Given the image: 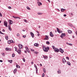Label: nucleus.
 Here are the masks:
<instances>
[{
  "label": "nucleus",
  "instance_id": "62",
  "mask_svg": "<svg viewBox=\"0 0 77 77\" xmlns=\"http://www.w3.org/2000/svg\"><path fill=\"white\" fill-rule=\"evenodd\" d=\"M25 53H27V51H25Z\"/></svg>",
  "mask_w": 77,
  "mask_h": 77
},
{
  "label": "nucleus",
  "instance_id": "28",
  "mask_svg": "<svg viewBox=\"0 0 77 77\" xmlns=\"http://www.w3.org/2000/svg\"><path fill=\"white\" fill-rule=\"evenodd\" d=\"M24 21L25 23H28V21L26 19H24Z\"/></svg>",
  "mask_w": 77,
  "mask_h": 77
},
{
  "label": "nucleus",
  "instance_id": "39",
  "mask_svg": "<svg viewBox=\"0 0 77 77\" xmlns=\"http://www.w3.org/2000/svg\"><path fill=\"white\" fill-rule=\"evenodd\" d=\"M23 38H26V35H23Z\"/></svg>",
  "mask_w": 77,
  "mask_h": 77
},
{
  "label": "nucleus",
  "instance_id": "36",
  "mask_svg": "<svg viewBox=\"0 0 77 77\" xmlns=\"http://www.w3.org/2000/svg\"><path fill=\"white\" fill-rule=\"evenodd\" d=\"M68 25H69V26H71V27H72V25L70 23H68Z\"/></svg>",
  "mask_w": 77,
  "mask_h": 77
},
{
  "label": "nucleus",
  "instance_id": "60",
  "mask_svg": "<svg viewBox=\"0 0 77 77\" xmlns=\"http://www.w3.org/2000/svg\"><path fill=\"white\" fill-rule=\"evenodd\" d=\"M12 17H13V18H15L16 17H15L14 16H12Z\"/></svg>",
  "mask_w": 77,
  "mask_h": 77
},
{
  "label": "nucleus",
  "instance_id": "14",
  "mask_svg": "<svg viewBox=\"0 0 77 77\" xmlns=\"http://www.w3.org/2000/svg\"><path fill=\"white\" fill-rule=\"evenodd\" d=\"M25 48L27 52H28V53H29L30 52V51L29 50V49H28V48H27V47H25Z\"/></svg>",
  "mask_w": 77,
  "mask_h": 77
},
{
  "label": "nucleus",
  "instance_id": "22",
  "mask_svg": "<svg viewBox=\"0 0 77 77\" xmlns=\"http://www.w3.org/2000/svg\"><path fill=\"white\" fill-rule=\"evenodd\" d=\"M63 63H65V62H66V60H65V58H63Z\"/></svg>",
  "mask_w": 77,
  "mask_h": 77
},
{
  "label": "nucleus",
  "instance_id": "40",
  "mask_svg": "<svg viewBox=\"0 0 77 77\" xmlns=\"http://www.w3.org/2000/svg\"><path fill=\"white\" fill-rule=\"evenodd\" d=\"M14 56H15V54H13L12 55V57H14Z\"/></svg>",
  "mask_w": 77,
  "mask_h": 77
},
{
  "label": "nucleus",
  "instance_id": "11",
  "mask_svg": "<svg viewBox=\"0 0 77 77\" xmlns=\"http://www.w3.org/2000/svg\"><path fill=\"white\" fill-rule=\"evenodd\" d=\"M9 25H11L12 24L13 22H12V21L11 20H10L9 21Z\"/></svg>",
  "mask_w": 77,
  "mask_h": 77
},
{
  "label": "nucleus",
  "instance_id": "44",
  "mask_svg": "<svg viewBox=\"0 0 77 77\" xmlns=\"http://www.w3.org/2000/svg\"><path fill=\"white\" fill-rule=\"evenodd\" d=\"M66 58L67 59H68V60H69V57H66Z\"/></svg>",
  "mask_w": 77,
  "mask_h": 77
},
{
  "label": "nucleus",
  "instance_id": "59",
  "mask_svg": "<svg viewBox=\"0 0 77 77\" xmlns=\"http://www.w3.org/2000/svg\"><path fill=\"white\" fill-rule=\"evenodd\" d=\"M38 28H39V29H40V28H41V26H39Z\"/></svg>",
  "mask_w": 77,
  "mask_h": 77
},
{
  "label": "nucleus",
  "instance_id": "48",
  "mask_svg": "<svg viewBox=\"0 0 77 77\" xmlns=\"http://www.w3.org/2000/svg\"><path fill=\"white\" fill-rule=\"evenodd\" d=\"M34 53H35V54H38V52H34Z\"/></svg>",
  "mask_w": 77,
  "mask_h": 77
},
{
  "label": "nucleus",
  "instance_id": "35",
  "mask_svg": "<svg viewBox=\"0 0 77 77\" xmlns=\"http://www.w3.org/2000/svg\"><path fill=\"white\" fill-rule=\"evenodd\" d=\"M43 69L44 72L45 73V72H46V71H45V69L44 68Z\"/></svg>",
  "mask_w": 77,
  "mask_h": 77
},
{
  "label": "nucleus",
  "instance_id": "42",
  "mask_svg": "<svg viewBox=\"0 0 77 77\" xmlns=\"http://www.w3.org/2000/svg\"><path fill=\"white\" fill-rule=\"evenodd\" d=\"M0 34H2V35H4V33H2L1 31H0Z\"/></svg>",
  "mask_w": 77,
  "mask_h": 77
},
{
  "label": "nucleus",
  "instance_id": "55",
  "mask_svg": "<svg viewBox=\"0 0 77 77\" xmlns=\"http://www.w3.org/2000/svg\"><path fill=\"white\" fill-rule=\"evenodd\" d=\"M3 32H5V29H3L2 30Z\"/></svg>",
  "mask_w": 77,
  "mask_h": 77
},
{
  "label": "nucleus",
  "instance_id": "17",
  "mask_svg": "<svg viewBox=\"0 0 77 77\" xmlns=\"http://www.w3.org/2000/svg\"><path fill=\"white\" fill-rule=\"evenodd\" d=\"M61 11L62 12H64L65 11V9H63V8H61Z\"/></svg>",
  "mask_w": 77,
  "mask_h": 77
},
{
  "label": "nucleus",
  "instance_id": "49",
  "mask_svg": "<svg viewBox=\"0 0 77 77\" xmlns=\"http://www.w3.org/2000/svg\"><path fill=\"white\" fill-rule=\"evenodd\" d=\"M75 33L76 36H77V30L75 32Z\"/></svg>",
  "mask_w": 77,
  "mask_h": 77
},
{
  "label": "nucleus",
  "instance_id": "2",
  "mask_svg": "<svg viewBox=\"0 0 77 77\" xmlns=\"http://www.w3.org/2000/svg\"><path fill=\"white\" fill-rule=\"evenodd\" d=\"M14 48H15V51H16L17 52L18 54H21V49L20 50L19 48L18 51L17 50V47H15Z\"/></svg>",
  "mask_w": 77,
  "mask_h": 77
},
{
  "label": "nucleus",
  "instance_id": "45",
  "mask_svg": "<svg viewBox=\"0 0 77 77\" xmlns=\"http://www.w3.org/2000/svg\"><path fill=\"white\" fill-rule=\"evenodd\" d=\"M31 51H34V50H33V49H31Z\"/></svg>",
  "mask_w": 77,
  "mask_h": 77
},
{
  "label": "nucleus",
  "instance_id": "43",
  "mask_svg": "<svg viewBox=\"0 0 77 77\" xmlns=\"http://www.w3.org/2000/svg\"><path fill=\"white\" fill-rule=\"evenodd\" d=\"M2 56H5V53H2Z\"/></svg>",
  "mask_w": 77,
  "mask_h": 77
},
{
  "label": "nucleus",
  "instance_id": "16",
  "mask_svg": "<svg viewBox=\"0 0 77 77\" xmlns=\"http://www.w3.org/2000/svg\"><path fill=\"white\" fill-rule=\"evenodd\" d=\"M34 45L35 46V47H38V46H39V44L38 43H35L34 44Z\"/></svg>",
  "mask_w": 77,
  "mask_h": 77
},
{
  "label": "nucleus",
  "instance_id": "30",
  "mask_svg": "<svg viewBox=\"0 0 77 77\" xmlns=\"http://www.w3.org/2000/svg\"><path fill=\"white\" fill-rule=\"evenodd\" d=\"M26 8L27 9H28V10H31L30 8L29 7H27Z\"/></svg>",
  "mask_w": 77,
  "mask_h": 77
},
{
  "label": "nucleus",
  "instance_id": "4",
  "mask_svg": "<svg viewBox=\"0 0 77 77\" xmlns=\"http://www.w3.org/2000/svg\"><path fill=\"white\" fill-rule=\"evenodd\" d=\"M59 51L61 53H63V52H64L63 50L61 48H60L59 49Z\"/></svg>",
  "mask_w": 77,
  "mask_h": 77
},
{
  "label": "nucleus",
  "instance_id": "61",
  "mask_svg": "<svg viewBox=\"0 0 77 77\" xmlns=\"http://www.w3.org/2000/svg\"><path fill=\"white\" fill-rule=\"evenodd\" d=\"M37 36H39V34H37Z\"/></svg>",
  "mask_w": 77,
  "mask_h": 77
},
{
  "label": "nucleus",
  "instance_id": "23",
  "mask_svg": "<svg viewBox=\"0 0 77 77\" xmlns=\"http://www.w3.org/2000/svg\"><path fill=\"white\" fill-rule=\"evenodd\" d=\"M57 72L58 74H60V73H61V71L60 69H59L58 71H57Z\"/></svg>",
  "mask_w": 77,
  "mask_h": 77
},
{
  "label": "nucleus",
  "instance_id": "64",
  "mask_svg": "<svg viewBox=\"0 0 77 77\" xmlns=\"http://www.w3.org/2000/svg\"><path fill=\"white\" fill-rule=\"evenodd\" d=\"M18 18H19V19H20L21 18L20 17H18Z\"/></svg>",
  "mask_w": 77,
  "mask_h": 77
},
{
  "label": "nucleus",
  "instance_id": "12",
  "mask_svg": "<svg viewBox=\"0 0 77 77\" xmlns=\"http://www.w3.org/2000/svg\"><path fill=\"white\" fill-rule=\"evenodd\" d=\"M57 32H58V33H62V31H59V28H57Z\"/></svg>",
  "mask_w": 77,
  "mask_h": 77
},
{
  "label": "nucleus",
  "instance_id": "29",
  "mask_svg": "<svg viewBox=\"0 0 77 77\" xmlns=\"http://www.w3.org/2000/svg\"><path fill=\"white\" fill-rule=\"evenodd\" d=\"M46 44H48V45H49V44H50V42H49L48 41H47L46 42Z\"/></svg>",
  "mask_w": 77,
  "mask_h": 77
},
{
  "label": "nucleus",
  "instance_id": "37",
  "mask_svg": "<svg viewBox=\"0 0 77 77\" xmlns=\"http://www.w3.org/2000/svg\"><path fill=\"white\" fill-rule=\"evenodd\" d=\"M23 62H26V60H25V58H23Z\"/></svg>",
  "mask_w": 77,
  "mask_h": 77
},
{
  "label": "nucleus",
  "instance_id": "24",
  "mask_svg": "<svg viewBox=\"0 0 77 77\" xmlns=\"http://www.w3.org/2000/svg\"><path fill=\"white\" fill-rule=\"evenodd\" d=\"M66 44H68V45H70V46H72V44L71 43H69L68 42H66Z\"/></svg>",
  "mask_w": 77,
  "mask_h": 77
},
{
  "label": "nucleus",
  "instance_id": "21",
  "mask_svg": "<svg viewBox=\"0 0 77 77\" xmlns=\"http://www.w3.org/2000/svg\"><path fill=\"white\" fill-rule=\"evenodd\" d=\"M17 69H15L14 71V74H15V73H16V72H17Z\"/></svg>",
  "mask_w": 77,
  "mask_h": 77
},
{
  "label": "nucleus",
  "instance_id": "57",
  "mask_svg": "<svg viewBox=\"0 0 77 77\" xmlns=\"http://www.w3.org/2000/svg\"><path fill=\"white\" fill-rule=\"evenodd\" d=\"M15 18H18V17H16Z\"/></svg>",
  "mask_w": 77,
  "mask_h": 77
},
{
  "label": "nucleus",
  "instance_id": "7",
  "mask_svg": "<svg viewBox=\"0 0 77 77\" xmlns=\"http://www.w3.org/2000/svg\"><path fill=\"white\" fill-rule=\"evenodd\" d=\"M65 36V34L64 33H62L61 34V35H60L61 38L62 39L63 38V36Z\"/></svg>",
  "mask_w": 77,
  "mask_h": 77
},
{
  "label": "nucleus",
  "instance_id": "13",
  "mask_svg": "<svg viewBox=\"0 0 77 77\" xmlns=\"http://www.w3.org/2000/svg\"><path fill=\"white\" fill-rule=\"evenodd\" d=\"M5 50H6V51H11V49L10 48H7L5 49Z\"/></svg>",
  "mask_w": 77,
  "mask_h": 77
},
{
  "label": "nucleus",
  "instance_id": "26",
  "mask_svg": "<svg viewBox=\"0 0 77 77\" xmlns=\"http://www.w3.org/2000/svg\"><path fill=\"white\" fill-rule=\"evenodd\" d=\"M8 28L9 30H10V31H11V28L10 25H8Z\"/></svg>",
  "mask_w": 77,
  "mask_h": 77
},
{
  "label": "nucleus",
  "instance_id": "31",
  "mask_svg": "<svg viewBox=\"0 0 77 77\" xmlns=\"http://www.w3.org/2000/svg\"><path fill=\"white\" fill-rule=\"evenodd\" d=\"M52 47L53 49H54V50L56 49V48H55V47L54 46H52Z\"/></svg>",
  "mask_w": 77,
  "mask_h": 77
},
{
  "label": "nucleus",
  "instance_id": "52",
  "mask_svg": "<svg viewBox=\"0 0 77 77\" xmlns=\"http://www.w3.org/2000/svg\"><path fill=\"white\" fill-rule=\"evenodd\" d=\"M31 63L32 64V65H33V62H31Z\"/></svg>",
  "mask_w": 77,
  "mask_h": 77
},
{
  "label": "nucleus",
  "instance_id": "53",
  "mask_svg": "<svg viewBox=\"0 0 77 77\" xmlns=\"http://www.w3.org/2000/svg\"><path fill=\"white\" fill-rule=\"evenodd\" d=\"M66 14H64V17H66Z\"/></svg>",
  "mask_w": 77,
  "mask_h": 77
},
{
  "label": "nucleus",
  "instance_id": "63",
  "mask_svg": "<svg viewBox=\"0 0 77 77\" xmlns=\"http://www.w3.org/2000/svg\"><path fill=\"white\" fill-rule=\"evenodd\" d=\"M36 32H37V33H39V32L38 31H36Z\"/></svg>",
  "mask_w": 77,
  "mask_h": 77
},
{
  "label": "nucleus",
  "instance_id": "1",
  "mask_svg": "<svg viewBox=\"0 0 77 77\" xmlns=\"http://www.w3.org/2000/svg\"><path fill=\"white\" fill-rule=\"evenodd\" d=\"M43 50L45 52H47L48 51V50H50L49 47H45V46H43Z\"/></svg>",
  "mask_w": 77,
  "mask_h": 77
},
{
  "label": "nucleus",
  "instance_id": "50",
  "mask_svg": "<svg viewBox=\"0 0 77 77\" xmlns=\"http://www.w3.org/2000/svg\"><path fill=\"white\" fill-rule=\"evenodd\" d=\"M23 32H25L26 31V29H24L23 30Z\"/></svg>",
  "mask_w": 77,
  "mask_h": 77
},
{
  "label": "nucleus",
  "instance_id": "6",
  "mask_svg": "<svg viewBox=\"0 0 77 77\" xmlns=\"http://www.w3.org/2000/svg\"><path fill=\"white\" fill-rule=\"evenodd\" d=\"M34 67L35 68L36 73H38V68L37 67V66L35 64H34Z\"/></svg>",
  "mask_w": 77,
  "mask_h": 77
},
{
  "label": "nucleus",
  "instance_id": "10",
  "mask_svg": "<svg viewBox=\"0 0 77 77\" xmlns=\"http://www.w3.org/2000/svg\"><path fill=\"white\" fill-rule=\"evenodd\" d=\"M30 34L32 38H34V34H33V33L32 32H30Z\"/></svg>",
  "mask_w": 77,
  "mask_h": 77
},
{
  "label": "nucleus",
  "instance_id": "46",
  "mask_svg": "<svg viewBox=\"0 0 77 77\" xmlns=\"http://www.w3.org/2000/svg\"><path fill=\"white\" fill-rule=\"evenodd\" d=\"M44 75H45L44 73H43L42 74V77H44Z\"/></svg>",
  "mask_w": 77,
  "mask_h": 77
},
{
  "label": "nucleus",
  "instance_id": "8",
  "mask_svg": "<svg viewBox=\"0 0 77 77\" xmlns=\"http://www.w3.org/2000/svg\"><path fill=\"white\" fill-rule=\"evenodd\" d=\"M49 39L48 38V35H45V38H44L45 40H48Z\"/></svg>",
  "mask_w": 77,
  "mask_h": 77
},
{
  "label": "nucleus",
  "instance_id": "9",
  "mask_svg": "<svg viewBox=\"0 0 77 77\" xmlns=\"http://www.w3.org/2000/svg\"><path fill=\"white\" fill-rule=\"evenodd\" d=\"M54 51L56 52V53H58L59 51V49H58L57 48H56L54 50Z\"/></svg>",
  "mask_w": 77,
  "mask_h": 77
},
{
  "label": "nucleus",
  "instance_id": "33",
  "mask_svg": "<svg viewBox=\"0 0 77 77\" xmlns=\"http://www.w3.org/2000/svg\"><path fill=\"white\" fill-rule=\"evenodd\" d=\"M38 15H42V13H41L40 12H38Z\"/></svg>",
  "mask_w": 77,
  "mask_h": 77
},
{
  "label": "nucleus",
  "instance_id": "18",
  "mask_svg": "<svg viewBox=\"0 0 77 77\" xmlns=\"http://www.w3.org/2000/svg\"><path fill=\"white\" fill-rule=\"evenodd\" d=\"M38 4V6H40V5H42V4L40 2H38L37 3Z\"/></svg>",
  "mask_w": 77,
  "mask_h": 77
},
{
  "label": "nucleus",
  "instance_id": "19",
  "mask_svg": "<svg viewBox=\"0 0 77 77\" xmlns=\"http://www.w3.org/2000/svg\"><path fill=\"white\" fill-rule=\"evenodd\" d=\"M68 32L69 33H72V31L70 30H68Z\"/></svg>",
  "mask_w": 77,
  "mask_h": 77
},
{
  "label": "nucleus",
  "instance_id": "3",
  "mask_svg": "<svg viewBox=\"0 0 77 77\" xmlns=\"http://www.w3.org/2000/svg\"><path fill=\"white\" fill-rule=\"evenodd\" d=\"M4 26L6 27H8V23L6 21H4Z\"/></svg>",
  "mask_w": 77,
  "mask_h": 77
},
{
  "label": "nucleus",
  "instance_id": "25",
  "mask_svg": "<svg viewBox=\"0 0 77 77\" xmlns=\"http://www.w3.org/2000/svg\"><path fill=\"white\" fill-rule=\"evenodd\" d=\"M43 57L45 59H46L48 58V57L47 56H43Z\"/></svg>",
  "mask_w": 77,
  "mask_h": 77
},
{
  "label": "nucleus",
  "instance_id": "56",
  "mask_svg": "<svg viewBox=\"0 0 77 77\" xmlns=\"http://www.w3.org/2000/svg\"><path fill=\"white\" fill-rule=\"evenodd\" d=\"M40 66H42V65L41 64H40Z\"/></svg>",
  "mask_w": 77,
  "mask_h": 77
},
{
  "label": "nucleus",
  "instance_id": "51",
  "mask_svg": "<svg viewBox=\"0 0 77 77\" xmlns=\"http://www.w3.org/2000/svg\"><path fill=\"white\" fill-rule=\"evenodd\" d=\"M0 17H2V15L0 13Z\"/></svg>",
  "mask_w": 77,
  "mask_h": 77
},
{
  "label": "nucleus",
  "instance_id": "5",
  "mask_svg": "<svg viewBox=\"0 0 77 77\" xmlns=\"http://www.w3.org/2000/svg\"><path fill=\"white\" fill-rule=\"evenodd\" d=\"M18 47L20 48V49H21V48H23V45L21 44H19L18 45Z\"/></svg>",
  "mask_w": 77,
  "mask_h": 77
},
{
  "label": "nucleus",
  "instance_id": "54",
  "mask_svg": "<svg viewBox=\"0 0 77 77\" xmlns=\"http://www.w3.org/2000/svg\"><path fill=\"white\" fill-rule=\"evenodd\" d=\"M0 62H3V60H0Z\"/></svg>",
  "mask_w": 77,
  "mask_h": 77
},
{
  "label": "nucleus",
  "instance_id": "27",
  "mask_svg": "<svg viewBox=\"0 0 77 77\" xmlns=\"http://www.w3.org/2000/svg\"><path fill=\"white\" fill-rule=\"evenodd\" d=\"M10 42L11 43H14L15 42H14V41L13 40H10Z\"/></svg>",
  "mask_w": 77,
  "mask_h": 77
},
{
  "label": "nucleus",
  "instance_id": "34",
  "mask_svg": "<svg viewBox=\"0 0 77 77\" xmlns=\"http://www.w3.org/2000/svg\"><path fill=\"white\" fill-rule=\"evenodd\" d=\"M5 39L6 40H8V36H5Z\"/></svg>",
  "mask_w": 77,
  "mask_h": 77
},
{
  "label": "nucleus",
  "instance_id": "15",
  "mask_svg": "<svg viewBox=\"0 0 77 77\" xmlns=\"http://www.w3.org/2000/svg\"><path fill=\"white\" fill-rule=\"evenodd\" d=\"M50 35L51 37H53L54 36L52 34V32H51L50 33Z\"/></svg>",
  "mask_w": 77,
  "mask_h": 77
},
{
  "label": "nucleus",
  "instance_id": "58",
  "mask_svg": "<svg viewBox=\"0 0 77 77\" xmlns=\"http://www.w3.org/2000/svg\"><path fill=\"white\" fill-rule=\"evenodd\" d=\"M49 2H50V1L49 0H47Z\"/></svg>",
  "mask_w": 77,
  "mask_h": 77
},
{
  "label": "nucleus",
  "instance_id": "41",
  "mask_svg": "<svg viewBox=\"0 0 77 77\" xmlns=\"http://www.w3.org/2000/svg\"><path fill=\"white\" fill-rule=\"evenodd\" d=\"M17 36H20V34H19V33L17 34Z\"/></svg>",
  "mask_w": 77,
  "mask_h": 77
},
{
  "label": "nucleus",
  "instance_id": "20",
  "mask_svg": "<svg viewBox=\"0 0 77 77\" xmlns=\"http://www.w3.org/2000/svg\"><path fill=\"white\" fill-rule=\"evenodd\" d=\"M67 65H69V66L71 65V63H70V62H69V61H67Z\"/></svg>",
  "mask_w": 77,
  "mask_h": 77
},
{
  "label": "nucleus",
  "instance_id": "38",
  "mask_svg": "<svg viewBox=\"0 0 77 77\" xmlns=\"http://www.w3.org/2000/svg\"><path fill=\"white\" fill-rule=\"evenodd\" d=\"M9 62H10V63H12V60H9Z\"/></svg>",
  "mask_w": 77,
  "mask_h": 77
},
{
  "label": "nucleus",
  "instance_id": "47",
  "mask_svg": "<svg viewBox=\"0 0 77 77\" xmlns=\"http://www.w3.org/2000/svg\"><path fill=\"white\" fill-rule=\"evenodd\" d=\"M8 9H11V7H8Z\"/></svg>",
  "mask_w": 77,
  "mask_h": 77
},
{
  "label": "nucleus",
  "instance_id": "32",
  "mask_svg": "<svg viewBox=\"0 0 77 77\" xmlns=\"http://www.w3.org/2000/svg\"><path fill=\"white\" fill-rule=\"evenodd\" d=\"M8 44H11V41L10 40H8Z\"/></svg>",
  "mask_w": 77,
  "mask_h": 77
}]
</instances>
